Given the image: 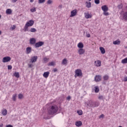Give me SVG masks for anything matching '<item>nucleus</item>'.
I'll return each mask as SVG.
<instances>
[{
	"label": "nucleus",
	"instance_id": "obj_53",
	"mask_svg": "<svg viewBox=\"0 0 127 127\" xmlns=\"http://www.w3.org/2000/svg\"><path fill=\"white\" fill-rule=\"evenodd\" d=\"M1 18V15H0V19Z\"/></svg>",
	"mask_w": 127,
	"mask_h": 127
},
{
	"label": "nucleus",
	"instance_id": "obj_56",
	"mask_svg": "<svg viewBox=\"0 0 127 127\" xmlns=\"http://www.w3.org/2000/svg\"><path fill=\"white\" fill-rule=\"evenodd\" d=\"M89 0V1H91V0Z\"/></svg>",
	"mask_w": 127,
	"mask_h": 127
},
{
	"label": "nucleus",
	"instance_id": "obj_2",
	"mask_svg": "<svg viewBox=\"0 0 127 127\" xmlns=\"http://www.w3.org/2000/svg\"><path fill=\"white\" fill-rule=\"evenodd\" d=\"M34 24V20H30L29 21L27 22L24 26V31H29L28 27L32 26Z\"/></svg>",
	"mask_w": 127,
	"mask_h": 127
},
{
	"label": "nucleus",
	"instance_id": "obj_29",
	"mask_svg": "<svg viewBox=\"0 0 127 127\" xmlns=\"http://www.w3.org/2000/svg\"><path fill=\"white\" fill-rule=\"evenodd\" d=\"M67 59H64L62 62V64H63V65H66V64H67Z\"/></svg>",
	"mask_w": 127,
	"mask_h": 127
},
{
	"label": "nucleus",
	"instance_id": "obj_35",
	"mask_svg": "<svg viewBox=\"0 0 127 127\" xmlns=\"http://www.w3.org/2000/svg\"><path fill=\"white\" fill-rule=\"evenodd\" d=\"M43 60H44L45 63H47L48 62V61L49 60V58H47L45 57L43 59Z\"/></svg>",
	"mask_w": 127,
	"mask_h": 127
},
{
	"label": "nucleus",
	"instance_id": "obj_22",
	"mask_svg": "<svg viewBox=\"0 0 127 127\" xmlns=\"http://www.w3.org/2000/svg\"><path fill=\"white\" fill-rule=\"evenodd\" d=\"M94 90L95 93H99V92H100V89L99 88V86H95Z\"/></svg>",
	"mask_w": 127,
	"mask_h": 127
},
{
	"label": "nucleus",
	"instance_id": "obj_3",
	"mask_svg": "<svg viewBox=\"0 0 127 127\" xmlns=\"http://www.w3.org/2000/svg\"><path fill=\"white\" fill-rule=\"evenodd\" d=\"M101 9L103 11V14L104 15H105V16H108V15H110V13L108 11L109 10V7L107 6V5H104L102 6Z\"/></svg>",
	"mask_w": 127,
	"mask_h": 127
},
{
	"label": "nucleus",
	"instance_id": "obj_20",
	"mask_svg": "<svg viewBox=\"0 0 127 127\" xmlns=\"http://www.w3.org/2000/svg\"><path fill=\"white\" fill-rule=\"evenodd\" d=\"M99 49L102 54H105V53H106V50H105V48H104L103 47H100Z\"/></svg>",
	"mask_w": 127,
	"mask_h": 127
},
{
	"label": "nucleus",
	"instance_id": "obj_16",
	"mask_svg": "<svg viewBox=\"0 0 127 127\" xmlns=\"http://www.w3.org/2000/svg\"><path fill=\"white\" fill-rule=\"evenodd\" d=\"M95 80L96 82H100L102 80V76L100 75H96L95 77Z\"/></svg>",
	"mask_w": 127,
	"mask_h": 127
},
{
	"label": "nucleus",
	"instance_id": "obj_7",
	"mask_svg": "<svg viewBox=\"0 0 127 127\" xmlns=\"http://www.w3.org/2000/svg\"><path fill=\"white\" fill-rule=\"evenodd\" d=\"M94 65L96 67H101L102 65V62L100 60H97L94 62Z\"/></svg>",
	"mask_w": 127,
	"mask_h": 127
},
{
	"label": "nucleus",
	"instance_id": "obj_1",
	"mask_svg": "<svg viewBox=\"0 0 127 127\" xmlns=\"http://www.w3.org/2000/svg\"><path fill=\"white\" fill-rule=\"evenodd\" d=\"M58 110H59L58 106H57V105H54L48 108L47 111L49 115H53L54 114H56V113L58 112Z\"/></svg>",
	"mask_w": 127,
	"mask_h": 127
},
{
	"label": "nucleus",
	"instance_id": "obj_13",
	"mask_svg": "<svg viewBox=\"0 0 127 127\" xmlns=\"http://www.w3.org/2000/svg\"><path fill=\"white\" fill-rule=\"evenodd\" d=\"M82 122L80 121H77L75 123V125L76 126V127H82Z\"/></svg>",
	"mask_w": 127,
	"mask_h": 127
},
{
	"label": "nucleus",
	"instance_id": "obj_28",
	"mask_svg": "<svg viewBox=\"0 0 127 127\" xmlns=\"http://www.w3.org/2000/svg\"><path fill=\"white\" fill-rule=\"evenodd\" d=\"M56 64L55 62H51L48 64V66H55Z\"/></svg>",
	"mask_w": 127,
	"mask_h": 127
},
{
	"label": "nucleus",
	"instance_id": "obj_27",
	"mask_svg": "<svg viewBox=\"0 0 127 127\" xmlns=\"http://www.w3.org/2000/svg\"><path fill=\"white\" fill-rule=\"evenodd\" d=\"M2 115H3V116H6V115H7V110L6 109L2 110Z\"/></svg>",
	"mask_w": 127,
	"mask_h": 127
},
{
	"label": "nucleus",
	"instance_id": "obj_54",
	"mask_svg": "<svg viewBox=\"0 0 127 127\" xmlns=\"http://www.w3.org/2000/svg\"><path fill=\"white\" fill-rule=\"evenodd\" d=\"M1 34V31H0V35Z\"/></svg>",
	"mask_w": 127,
	"mask_h": 127
},
{
	"label": "nucleus",
	"instance_id": "obj_25",
	"mask_svg": "<svg viewBox=\"0 0 127 127\" xmlns=\"http://www.w3.org/2000/svg\"><path fill=\"white\" fill-rule=\"evenodd\" d=\"M113 44H114V45H120V44H121V41L119 40L115 41L113 42Z\"/></svg>",
	"mask_w": 127,
	"mask_h": 127
},
{
	"label": "nucleus",
	"instance_id": "obj_23",
	"mask_svg": "<svg viewBox=\"0 0 127 127\" xmlns=\"http://www.w3.org/2000/svg\"><path fill=\"white\" fill-rule=\"evenodd\" d=\"M110 78V76H109V75L106 74L103 76V79L104 80V81H108V80H109Z\"/></svg>",
	"mask_w": 127,
	"mask_h": 127
},
{
	"label": "nucleus",
	"instance_id": "obj_31",
	"mask_svg": "<svg viewBox=\"0 0 127 127\" xmlns=\"http://www.w3.org/2000/svg\"><path fill=\"white\" fill-rule=\"evenodd\" d=\"M16 94H14L12 96V100L13 101H14V102H15V101H16Z\"/></svg>",
	"mask_w": 127,
	"mask_h": 127
},
{
	"label": "nucleus",
	"instance_id": "obj_36",
	"mask_svg": "<svg viewBox=\"0 0 127 127\" xmlns=\"http://www.w3.org/2000/svg\"><path fill=\"white\" fill-rule=\"evenodd\" d=\"M28 66L29 68H32V67H33V66H34V65H33V64H28Z\"/></svg>",
	"mask_w": 127,
	"mask_h": 127
},
{
	"label": "nucleus",
	"instance_id": "obj_18",
	"mask_svg": "<svg viewBox=\"0 0 127 127\" xmlns=\"http://www.w3.org/2000/svg\"><path fill=\"white\" fill-rule=\"evenodd\" d=\"M86 7H87V8H90V7L92 6V3H91V2L86 1Z\"/></svg>",
	"mask_w": 127,
	"mask_h": 127
},
{
	"label": "nucleus",
	"instance_id": "obj_10",
	"mask_svg": "<svg viewBox=\"0 0 127 127\" xmlns=\"http://www.w3.org/2000/svg\"><path fill=\"white\" fill-rule=\"evenodd\" d=\"M90 103H91V104L90 105V107H98V106L100 105L99 102H93L92 100L90 101Z\"/></svg>",
	"mask_w": 127,
	"mask_h": 127
},
{
	"label": "nucleus",
	"instance_id": "obj_51",
	"mask_svg": "<svg viewBox=\"0 0 127 127\" xmlns=\"http://www.w3.org/2000/svg\"><path fill=\"white\" fill-rule=\"evenodd\" d=\"M3 127V124H0V127Z\"/></svg>",
	"mask_w": 127,
	"mask_h": 127
},
{
	"label": "nucleus",
	"instance_id": "obj_41",
	"mask_svg": "<svg viewBox=\"0 0 127 127\" xmlns=\"http://www.w3.org/2000/svg\"><path fill=\"white\" fill-rule=\"evenodd\" d=\"M47 3L48 4H51V3H52V0H49L48 1H47Z\"/></svg>",
	"mask_w": 127,
	"mask_h": 127
},
{
	"label": "nucleus",
	"instance_id": "obj_5",
	"mask_svg": "<svg viewBox=\"0 0 127 127\" xmlns=\"http://www.w3.org/2000/svg\"><path fill=\"white\" fill-rule=\"evenodd\" d=\"M77 12H78V10H77V9H76L72 10L70 12V17H74V16H76V15H77Z\"/></svg>",
	"mask_w": 127,
	"mask_h": 127
},
{
	"label": "nucleus",
	"instance_id": "obj_52",
	"mask_svg": "<svg viewBox=\"0 0 127 127\" xmlns=\"http://www.w3.org/2000/svg\"><path fill=\"white\" fill-rule=\"evenodd\" d=\"M34 1V0H30V2H33Z\"/></svg>",
	"mask_w": 127,
	"mask_h": 127
},
{
	"label": "nucleus",
	"instance_id": "obj_17",
	"mask_svg": "<svg viewBox=\"0 0 127 127\" xmlns=\"http://www.w3.org/2000/svg\"><path fill=\"white\" fill-rule=\"evenodd\" d=\"M77 47L79 49H82L83 48H84V44H83V43L82 42H79L77 44Z\"/></svg>",
	"mask_w": 127,
	"mask_h": 127
},
{
	"label": "nucleus",
	"instance_id": "obj_14",
	"mask_svg": "<svg viewBox=\"0 0 127 127\" xmlns=\"http://www.w3.org/2000/svg\"><path fill=\"white\" fill-rule=\"evenodd\" d=\"M36 43V39L34 38H31L30 39V44H35Z\"/></svg>",
	"mask_w": 127,
	"mask_h": 127
},
{
	"label": "nucleus",
	"instance_id": "obj_19",
	"mask_svg": "<svg viewBox=\"0 0 127 127\" xmlns=\"http://www.w3.org/2000/svg\"><path fill=\"white\" fill-rule=\"evenodd\" d=\"M31 47H27L26 50V54H29L31 52Z\"/></svg>",
	"mask_w": 127,
	"mask_h": 127
},
{
	"label": "nucleus",
	"instance_id": "obj_21",
	"mask_svg": "<svg viewBox=\"0 0 127 127\" xmlns=\"http://www.w3.org/2000/svg\"><path fill=\"white\" fill-rule=\"evenodd\" d=\"M13 76H14V77H15L16 78H19L20 75H19V72H15L13 74Z\"/></svg>",
	"mask_w": 127,
	"mask_h": 127
},
{
	"label": "nucleus",
	"instance_id": "obj_40",
	"mask_svg": "<svg viewBox=\"0 0 127 127\" xmlns=\"http://www.w3.org/2000/svg\"><path fill=\"white\" fill-rule=\"evenodd\" d=\"M11 30H14V29H15V28H16V26H15V25H13L11 27Z\"/></svg>",
	"mask_w": 127,
	"mask_h": 127
},
{
	"label": "nucleus",
	"instance_id": "obj_24",
	"mask_svg": "<svg viewBox=\"0 0 127 127\" xmlns=\"http://www.w3.org/2000/svg\"><path fill=\"white\" fill-rule=\"evenodd\" d=\"M12 12V10H11V9H7L6 10V14H11Z\"/></svg>",
	"mask_w": 127,
	"mask_h": 127
},
{
	"label": "nucleus",
	"instance_id": "obj_33",
	"mask_svg": "<svg viewBox=\"0 0 127 127\" xmlns=\"http://www.w3.org/2000/svg\"><path fill=\"white\" fill-rule=\"evenodd\" d=\"M18 99H23V94L20 93L18 94Z\"/></svg>",
	"mask_w": 127,
	"mask_h": 127
},
{
	"label": "nucleus",
	"instance_id": "obj_34",
	"mask_svg": "<svg viewBox=\"0 0 127 127\" xmlns=\"http://www.w3.org/2000/svg\"><path fill=\"white\" fill-rule=\"evenodd\" d=\"M77 113L79 116H82L83 115V111L82 110H78L77 111Z\"/></svg>",
	"mask_w": 127,
	"mask_h": 127
},
{
	"label": "nucleus",
	"instance_id": "obj_43",
	"mask_svg": "<svg viewBox=\"0 0 127 127\" xmlns=\"http://www.w3.org/2000/svg\"><path fill=\"white\" fill-rule=\"evenodd\" d=\"M86 37H88V38L91 37V35H90L89 33L86 32Z\"/></svg>",
	"mask_w": 127,
	"mask_h": 127
},
{
	"label": "nucleus",
	"instance_id": "obj_50",
	"mask_svg": "<svg viewBox=\"0 0 127 127\" xmlns=\"http://www.w3.org/2000/svg\"><path fill=\"white\" fill-rule=\"evenodd\" d=\"M71 99V97L70 96H67V100H70Z\"/></svg>",
	"mask_w": 127,
	"mask_h": 127
},
{
	"label": "nucleus",
	"instance_id": "obj_42",
	"mask_svg": "<svg viewBox=\"0 0 127 127\" xmlns=\"http://www.w3.org/2000/svg\"><path fill=\"white\" fill-rule=\"evenodd\" d=\"M118 8H120V9L121 8H123V4H121L120 5H118Z\"/></svg>",
	"mask_w": 127,
	"mask_h": 127
},
{
	"label": "nucleus",
	"instance_id": "obj_32",
	"mask_svg": "<svg viewBox=\"0 0 127 127\" xmlns=\"http://www.w3.org/2000/svg\"><path fill=\"white\" fill-rule=\"evenodd\" d=\"M30 11L31 12H35V11H36V8L35 7H33L30 9Z\"/></svg>",
	"mask_w": 127,
	"mask_h": 127
},
{
	"label": "nucleus",
	"instance_id": "obj_39",
	"mask_svg": "<svg viewBox=\"0 0 127 127\" xmlns=\"http://www.w3.org/2000/svg\"><path fill=\"white\" fill-rule=\"evenodd\" d=\"M7 68L8 70H11V69H12V66H11V65H8Z\"/></svg>",
	"mask_w": 127,
	"mask_h": 127
},
{
	"label": "nucleus",
	"instance_id": "obj_11",
	"mask_svg": "<svg viewBox=\"0 0 127 127\" xmlns=\"http://www.w3.org/2000/svg\"><path fill=\"white\" fill-rule=\"evenodd\" d=\"M84 16L86 19H89V18H92V14H90L89 12H85Z\"/></svg>",
	"mask_w": 127,
	"mask_h": 127
},
{
	"label": "nucleus",
	"instance_id": "obj_46",
	"mask_svg": "<svg viewBox=\"0 0 127 127\" xmlns=\"http://www.w3.org/2000/svg\"><path fill=\"white\" fill-rule=\"evenodd\" d=\"M57 71H58L57 68H55L53 69V71L54 72H57Z\"/></svg>",
	"mask_w": 127,
	"mask_h": 127
},
{
	"label": "nucleus",
	"instance_id": "obj_30",
	"mask_svg": "<svg viewBox=\"0 0 127 127\" xmlns=\"http://www.w3.org/2000/svg\"><path fill=\"white\" fill-rule=\"evenodd\" d=\"M28 31H30V32H36V31H37V30H36V29H35L34 28H32Z\"/></svg>",
	"mask_w": 127,
	"mask_h": 127
},
{
	"label": "nucleus",
	"instance_id": "obj_8",
	"mask_svg": "<svg viewBox=\"0 0 127 127\" xmlns=\"http://www.w3.org/2000/svg\"><path fill=\"white\" fill-rule=\"evenodd\" d=\"M44 44V43L43 42L40 41L37 43H36L35 44V47L36 48L38 47H41V46H42Z\"/></svg>",
	"mask_w": 127,
	"mask_h": 127
},
{
	"label": "nucleus",
	"instance_id": "obj_57",
	"mask_svg": "<svg viewBox=\"0 0 127 127\" xmlns=\"http://www.w3.org/2000/svg\"><path fill=\"white\" fill-rule=\"evenodd\" d=\"M119 127H122V126H119Z\"/></svg>",
	"mask_w": 127,
	"mask_h": 127
},
{
	"label": "nucleus",
	"instance_id": "obj_9",
	"mask_svg": "<svg viewBox=\"0 0 127 127\" xmlns=\"http://www.w3.org/2000/svg\"><path fill=\"white\" fill-rule=\"evenodd\" d=\"M38 57L37 56L32 57L30 59V63H34L37 61Z\"/></svg>",
	"mask_w": 127,
	"mask_h": 127
},
{
	"label": "nucleus",
	"instance_id": "obj_4",
	"mask_svg": "<svg viewBox=\"0 0 127 127\" xmlns=\"http://www.w3.org/2000/svg\"><path fill=\"white\" fill-rule=\"evenodd\" d=\"M75 74L74 77L75 78H77V77H82L83 76V73L82 72V70L80 69H77L74 71Z\"/></svg>",
	"mask_w": 127,
	"mask_h": 127
},
{
	"label": "nucleus",
	"instance_id": "obj_44",
	"mask_svg": "<svg viewBox=\"0 0 127 127\" xmlns=\"http://www.w3.org/2000/svg\"><path fill=\"white\" fill-rule=\"evenodd\" d=\"M104 117H105V116L104 115V114H102L99 117V119H103V118H104Z\"/></svg>",
	"mask_w": 127,
	"mask_h": 127
},
{
	"label": "nucleus",
	"instance_id": "obj_48",
	"mask_svg": "<svg viewBox=\"0 0 127 127\" xmlns=\"http://www.w3.org/2000/svg\"><path fill=\"white\" fill-rule=\"evenodd\" d=\"M6 127H13V126H12V125H8L6 126Z\"/></svg>",
	"mask_w": 127,
	"mask_h": 127
},
{
	"label": "nucleus",
	"instance_id": "obj_55",
	"mask_svg": "<svg viewBox=\"0 0 127 127\" xmlns=\"http://www.w3.org/2000/svg\"><path fill=\"white\" fill-rule=\"evenodd\" d=\"M44 119H46V117L45 116H44Z\"/></svg>",
	"mask_w": 127,
	"mask_h": 127
},
{
	"label": "nucleus",
	"instance_id": "obj_49",
	"mask_svg": "<svg viewBox=\"0 0 127 127\" xmlns=\"http://www.w3.org/2000/svg\"><path fill=\"white\" fill-rule=\"evenodd\" d=\"M124 81H125V82H127V76H126L124 78Z\"/></svg>",
	"mask_w": 127,
	"mask_h": 127
},
{
	"label": "nucleus",
	"instance_id": "obj_47",
	"mask_svg": "<svg viewBox=\"0 0 127 127\" xmlns=\"http://www.w3.org/2000/svg\"><path fill=\"white\" fill-rule=\"evenodd\" d=\"M98 98L100 99V100H103V96H100Z\"/></svg>",
	"mask_w": 127,
	"mask_h": 127
},
{
	"label": "nucleus",
	"instance_id": "obj_12",
	"mask_svg": "<svg viewBox=\"0 0 127 127\" xmlns=\"http://www.w3.org/2000/svg\"><path fill=\"white\" fill-rule=\"evenodd\" d=\"M78 53L79 55H83L85 53V50L84 49H79L78 50Z\"/></svg>",
	"mask_w": 127,
	"mask_h": 127
},
{
	"label": "nucleus",
	"instance_id": "obj_38",
	"mask_svg": "<svg viewBox=\"0 0 127 127\" xmlns=\"http://www.w3.org/2000/svg\"><path fill=\"white\" fill-rule=\"evenodd\" d=\"M94 2L96 4H99V3H100V0H95Z\"/></svg>",
	"mask_w": 127,
	"mask_h": 127
},
{
	"label": "nucleus",
	"instance_id": "obj_6",
	"mask_svg": "<svg viewBox=\"0 0 127 127\" xmlns=\"http://www.w3.org/2000/svg\"><path fill=\"white\" fill-rule=\"evenodd\" d=\"M11 60V58H10V57H5L3 58L2 62L3 63H6L7 62H9Z\"/></svg>",
	"mask_w": 127,
	"mask_h": 127
},
{
	"label": "nucleus",
	"instance_id": "obj_45",
	"mask_svg": "<svg viewBox=\"0 0 127 127\" xmlns=\"http://www.w3.org/2000/svg\"><path fill=\"white\" fill-rule=\"evenodd\" d=\"M12 2H13V3H14L15 2H16V1H17L18 0H11Z\"/></svg>",
	"mask_w": 127,
	"mask_h": 127
},
{
	"label": "nucleus",
	"instance_id": "obj_15",
	"mask_svg": "<svg viewBox=\"0 0 127 127\" xmlns=\"http://www.w3.org/2000/svg\"><path fill=\"white\" fill-rule=\"evenodd\" d=\"M49 74H50V72H49V71L45 72L43 73V77H44V78L47 79L48 77H49Z\"/></svg>",
	"mask_w": 127,
	"mask_h": 127
},
{
	"label": "nucleus",
	"instance_id": "obj_26",
	"mask_svg": "<svg viewBox=\"0 0 127 127\" xmlns=\"http://www.w3.org/2000/svg\"><path fill=\"white\" fill-rule=\"evenodd\" d=\"M121 63H122V64H127V58L122 60Z\"/></svg>",
	"mask_w": 127,
	"mask_h": 127
},
{
	"label": "nucleus",
	"instance_id": "obj_37",
	"mask_svg": "<svg viewBox=\"0 0 127 127\" xmlns=\"http://www.w3.org/2000/svg\"><path fill=\"white\" fill-rule=\"evenodd\" d=\"M45 2V0H38L39 3H43Z\"/></svg>",
	"mask_w": 127,
	"mask_h": 127
}]
</instances>
